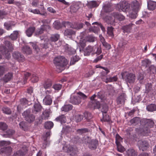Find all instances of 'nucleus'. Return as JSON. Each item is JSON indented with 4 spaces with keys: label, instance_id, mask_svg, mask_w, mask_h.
Instances as JSON below:
<instances>
[{
    "label": "nucleus",
    "instance_id": "obj_30",
    "mask_svg": "<svg viewBox=\"0 0 156 156\" xmlns=\"http://www.w3.org/2000/svg\"><path fill=\"white\" fill-rule=\"evenodd\" d=\"M52 84L51 81L49 79L45 80L43 84V87L44 88L46 89L50 88Z\"/></svg>",
    "mask_w": 156,
    "mask_h": 156
},
{
    "label": "nucleus",
    "instance_id": "obj_10",
    "mask_svg": "<svg viewBox=\"0 0 156 156\" xmlns=\"http://www.w3.org/2000/svg\"><path fill=\"white\" fill-rule=\"evenodd\" d=\"M96 98L99 99L101 101L104 102L106 99L105 93L104 91H101L98 92L97 94H95L93 95L90 97V99L91 100H94Z\"/></svg>",
    "mask_w": 156,
    "mask_h": 156
},
{
    "label": "nucleus",
    "instance_id": "obj_23",
    "mask_svg": "<svg viewBox=\"0 0 156 156\" xmlns=\"http://www.w3.org/2000/svg\"><path fill=\"white\" fill-rule=\"evenodd\" d=\"M50 134V132H47L44 136H43V140H44L43 146L44 148H45L47 145L49 144V142L47 140Z\"/></svg>",
    "mask_w": 156,
    "mask_h": 156
},
{
    "label": "nucleus",
    "instance_id": "obj_52",
    "mask_svg": "<svg viewBox=\"0 0 156 156\" xmlns=\"http://www.w3.org/2000/svg\"><path fill=\"white\" fill-rule=\"evenodd\" d=\"M2 110L3 113L7 114L10 115L11 113V111L10 109L6 107H4L2 108Z\"/></svg>",
    "mask_w": 156,
    "mask_h": 156
},
{
    "label": "nucleus",
    "instance_id": "obj_58",
    "mask_svg": "<svg viewBox=\"0 0 156 156\" xmlns=\"http://www.w3.org/2000/svg\"><path fill=\"white\" fill-rule=\"evenodd\" d=\"M20 104L22 106H24V107H26V106H25V105L28 104V101L25 98H23L20 99Z\"/></svg>",
    "mask_w": 156,
    "mask_h": 156
},
{
    "label": "nucleus",
    "instance_id": "obj_31",
    "mask_svg": "<svg viewBox=\"0 0 156 156\" xmlns=\"http://www.w3.org/2000/svg\"><path fill=\"white\" fill-rule=\"evenodd\" d=\"M146 109L148 111L150 112L156 111V105L154 104H150L147 106Z\"/></svg>",
    "mask_w": 156,
    "mask_h": 156
},
{
    "label": "nucleus",
    "instance_id": "obj_8",
    "mask_svg": "<svg viewBox=\"0 0 156 156\" xmlns=\"http://www.w3.org/2000/svg\"><path fill=\"white\" fill-rule=\"evenodd\" d=\"M137 145L140 150L142 151L146 150L149 147V144L148 142L145 140H140L137 143Z\"/></svg>",
    "mask_w": 156,
    "mask_h": 156
},
{
    "label": "nucleus",
    "instance_id": "obj_47",
    "mask_svg": "<svg viewBox=\"0 0 156 156\" xmlns=\"http://www.w3.org/2000/svg\"><path fill=\"white\" fill-rule=\"evenodd\" d=\"M103 117L102 119H101V121L102 122H109L110 119L109 116L106 114L102 113Z\"/></svg>",
    "mask_w": 156,
    "mask_h": 156
},
{
    "label": "nucleus",
    "instance_id": "obj_21",
    "mask_svg": "<svg viewBox=\"0 0 156 156\" xmlns=\"http://www.w3.org/2000/svg\"><path fill=\"white\" fill-rule=\"evenodd\" d=\"M141 120L139 117H135L133 118V119H131L130 121V123L131 125L133 126H135L140 123H141ZM141 125H140V126Z\"/></svg>",
    "mask_w": 156,
    "mask_h": 156
},
{
    "label": "nucleus",
    "instance_id": "obj_41",
    "mask_svg": "<svg viewBox=\"0 0 156 156\" xmlns=\"http://www.w3.org/2000/svg\"><path fill=\"white\" fill-rule=\"evenodd\" d=\"M50 113V109L45 110L42 113V119L45 120L48 119Z\"/></svg>",
    "mask_w": 156,
    "mask_h": 156
},
{
    "label": "nucleus",
    "instance_id": "obj_53",
    "mask_svg": "<svg viewBox=\"0 0 156 156\" xmlns=\"http://www.w3.org/2000/svg\"><path fill=\"white\" fill-rule=\"evenodd\" d=\"M151 63V62L148 59H145L142 61V65L146 67L149 66Z\"/></svg>",
    "mask_w": 156,
    "mask_h": 156
},
{
    "label": "nucleus",
    "instance_id": "obj_34",
    "mask_svg": "<svg viewBox=\"0 0 156 156\" xmlns=\"http://www.w3.org/2000/svg\"><path fill=\"white\" fill-rule=\"evenodd\" d=\"M35 30L34 27H30L28 28L26 31L27 35L28 37H31Z\"/></svg>",
    "mask_w": 156,
    "mask_h": 156
},
{
    "label": "nucleus",
    "instance_id": "obj_5",
    "mask_svg": "<svg viewBox=\"0 0 156 156\" xmlns=\"http://www.w3.org/2000/svg\"><path fill=\"white\" fill-rule=\"evenodd\" d=\"M22 115L25 120L29 123L34 122L35 118V116L31 113L30 109H28L24 111Z\"/></svg>",
    "mask_w": 156,
    "mask_h": 156
},
{
    "label": "nucleus",
    "instance_id": "obj_63",
    "mask_svg": "<svg viewBox=\"0 0 156 156\" xmlns=\"http://www.w3.org/2000/svg\"><path fill=\"white\" fill-rule=\"evenodd\" d=\"M146 92L148 93L152 90V85L151 83H148L146 85Z\"/></svg>",
    "mask_w": 156,
    "mask_h": 156
},
{
    "label": "nucleus",
    "instance_id": "obj_18",
    "mask_svg": "<svg viewBox=\"0 0 156 156\" xmlns=\"http://www.w3.org/2000/svg\"><path fill=\"white\" fill-rule=\"evenodd\" d=\"M64 48L66 51L67 52L69 55H72L75 54L76 51L75 50L72 48H69L68 44H66L64 46Z\"/></svg>",
    "mask_w": 156,
    "mask_h": 156
},
{
    "label": "nucleus",
    "instance_id": "obj_29",
    "mask_svg": "<svg viewBox=\"0 0 156 156\" xmlns=\"http://www.w3.org/2000/svg\"><path fill=\"white\" fill-rule=\"evenodd\" d=\"M103 9L106 12H110L113 10V8L110 3L104 5L103 7Z\"/></svg>",
    "mask_w": 156,
    "mask_h": 156
},
{
    "label": "nucleus",
    "instance_id": "obj_13",
    "mask_svg": "<svg viewBox=\"0 0 156 156\" xmlns=\"http://www.w3.org/2000/svg\"><path fill=\"white\" fill-rule=\"evenodd\" d=\"M50 27L48 25H45L41 26L39 29H37L35 32V35H38L42 34L43 33L44 31H45L47 29H50Z\"/></svg>",
    "mask_w": 156,
    "mask_h": 156
},
{
    "label": "nucleus",
    "instance_id": "obj_36",
    "mask_svg": "<svg viewBox=\"0 0 156 156\" xmlns=\"http://www.w3.org/2000/svg\"><path fill=\"white\" fill-rule=\"evenodd\" d=\"M102 79L103 81L105 82L106 83H108L109 82H112L117 81V77L116 76H115L113 77L106 78V79H104V78H102Z\"/></svg>",
    "mask_w": 156,
    "mask_h": 156
},
{
    "label": "nucleus",
    "instance_id": "obj_24",
    "mask_svg": "<svg viewBox=\"0 0 156 156\" xmlns=\"http://www.w3.org/2000/svg\"><path fill=\"white\" fill-rule=\"evenodd\" d=\"M14 131L12 129H9L7 130L4 134H2L3 137L5 138H10L14 133Z\"/></svg>",
    "mask_w": 156,
    "mask_h": 156
},
{
    "label": "nucleus",
    "instance_id": "obj_49",
    "mask_svg": "<svg viewBox=\"0 0 156 156\" xmlns=\"http://www.w3.org/2000/svg\"><path fill=\"white\" fill-rule=\"evenodd\" d=\"M18 35V32L17 31H15L13 33L11 34L10 37L12 40H15L17 38Z\"/></svg>",
    "mask_w": 156,
    "mask_h": 156
},
{
    "label": "nucleus",
    "instance_id": "obj_38",
    "mask_svg": "<svg viewBox=\"0 0 156 156\" xmlns=\"http://www.w3.org/2000/svg\"><path fill=\"white\" fill-rule=\"evenodd\" d=\"M114 30V28L112 26L108 27L107 28V34L112 38H113L114 37L113 33Z\"/></svg>",
    "mask_w": 156,
    "mask_h": 156
},
{
    "label": "nucleus",
    "instance_id": "obj_12",
    "mask_svg": "<svg viewBox=\"0 0 156 156\" xmlns=\"http://www.w3.org/2000/svg\"><path fill=\"white\" fill-rule=\"evenodd\" d=\"M42 109V107L38 102L35 103L34 105L33 108L32 109L33 113L37 114L40 112Z\"/></svg>",
    "mask_w": 156,
    "mask_h": 156
},
{
    "label": "nucleus",
    "instance_id": "obj_39",
    "mask_svg": "<svg viewBox=\"0 0 156 156\" xmlns=\"http://www.w3.org/2000/svg\"><path fill=\"white\" fill-rule=\"evenodd\" d=\"M79 8V6L78 4H75L70 6V11L71 12H75Z\"/></svg>",
    "mask_w": 156,
    "mask_h": 156
},
{
    "label": "nucleus",
    "instance_id": "obj_19",
    "mask_svg": "<svg viewBox=\"0 0 156 156\" xmlns=\"http://www.w3.org/2000/svg\"><path fill=\"white\" fill-rule=\"evenodd\" d=\"M14 58L17 59L18 61H23L24 59V57L20 53L18 52H14L12 54Z\"/></svg>",
    "mask_w": 156,
    "mask_h": 156
},
{
    "label": "nucleus",
    "instance_id": "obj_20",
    "mask_svg": "<svg viewBox=\"0 0 156 156\" xmlns=\"http://www.w3.org/2000/svg\"><path fill=\"white\" fill-rule=\"evenodd\" d=\"M13 77V74L12 73L9 72L5 74L2 78V80L4 82L6 83L10 81Z\"/></svg>",
    "mask_w": 156,
    "mask_h": 156
},
{
    "label": "nucleus",
    "instance_id": "obj_64",
    "mask_svg": "<svg viewBox=\"0 0 156 156\" xmlns=\"http://www.w3.org/2000/svg\"><path fill=\"white\" fill-rule=\"evenodd\" d=\"M86 39V41L89 42H93L95 40V38L91 35L87 36Z\"/></svg>",
    "mask_w": 156,
    "mask_h": 156
},
{
    "label": "nucleus",
    "instance_id": "obj_62",
    "mask_svg": "<svg viewBox=\"0 0 156 156\" xmlns=\"http://www.w3.org/2000/svg\"><path fill=\"white\" fill-rule=\"evenodd\" d=\"M4 26L7 30H9L12 29V25L10 22H8L5 23L4 24Z\"/></svg>",
    "mask_w": 156,
    "mask_h": 156
},
{
    "label": "nucleus",
    "instance_id": "obj_33",
    "mask_svg": "<svg viewBox=\"0 0 156 156\" xmlns=\"http://www.w3.org/2000/svg\"><path fill=\"white\" fill-rule=\"evenodd\" d=\"M127 155L128 156H137V153L134 149L130 148L126 151Z\"/></svg>",
    "mask_w": 156,
    "mask_h": 156
},
{
    "label": "nucleus",
    "instance_id": "obj_4",
    "mask_svg": "<svg viewBox=\"0 0 156 156\" xmlns=\"http://www.w3.org/2000/svg\"><path fill=\"white\" fill-rule=\"evenodd\" d=\"M53 61L57 69L59 70V72L63 70V67L68 63L67 60L63 56L55 58Z\"/></svg>",
    "mask_w": 156,
    "mask_h": 156
},
{
    "label": "nucleus",
    "instance_id": "obj_50",
    "mask_svg": "<svg viewBox=\"0 0 156 156\" xmlns=\"http://www.w3.org/2000/svg\"><path fill=\"white\" fill-rule=\"evenodd\" d=\"M11 143L9 141L2 140L0 141V147H5L8 145L11 144Z\"/></svg>",
    "mask_w": 156,
    "mask_h": 156
},
{
    "label": "nucleus",
    "instance_id": "obj_40",
    "mask_svg": "<svg viewBox=\"0 0 156 156\" xmlns=\"http://www.w3.org/2000/svg\"><path fill=\"white\" fill-rule=\"evenodd\" d=\"M72 140L74 141V143H83L84 142L82 139L80 138L78 136L75 135L74 136L72 139Z\"/></svg>",
    "mask_w": 156,
    "mask_h": 156
},
{
    "label": "nucleus",
    "instance_id": "obj_11",
    "mask_svg": "<svg viewBox=\"0 0 156 156\" xmlns=\"http://www.w3.org/2000/svg\"><path fill=\"white\" fill-rule=\"evenodd\" d=\"M89 148L91 150L96 149L98 145V141L96 139H89L87 141Z\"/></svg>",
    "mask_w": 156,
    "mask_h": 156
},
{
    "label": "nucleus",
    "instance_id": "obj_17",
    "mask_svg": "<svg viewBox=\"0 0 156 156\" xmlns=\"http://www.w3.org/2000/svg\"><path fill=\"white\" fill-rule=\"evenodd\" d=\"M126 95L125 93L121 94L116 99V102L117 104H124L126 99Z\"/></svg>",
    "mask_w": 156,
    "mask_h": 156
},
{
    "label": "nucleus",
    "instance_id": "obj_59",
    "mask_svg": "<svg viewBox=\"0 0 156 156\" xmlns=\"http://www.w3.org/2000/svg\"><path fill=\"white\" fill-rule=\"evenodd\" d=\"M25 155V153L21 150L17 151L15 153H14L13 156H23Z\"/></svg>",
    "mask_w": 156,
    "mask_h": 156
},
{
    "label": "nucleus",
    "instance_id": "obj_57",
    "mask_svg": "<svg viewBox=\"0 0 156 156\" xmlns=\"http://www.w3.org/2000/svg\"><path fill=\"white\" fill-rule=\"evenodd\" d=\"M8 127L7 124L4 122H0V129L4 131L6 130Z\"/></svg>",
    "mask_w": 156,
    "mask_h": 156
},
{
    "label": "nucleus",
    "instance_id": "obj_14",
    "mask_svg": "<svg viewBox=\"0 0 156 156\" xmlns=\"http://www.w3.org/2000/svg\"><path fill=\"white\" fill-rule=\"evenodd\" d=\"M131 8L133 11L135 12H137L140 8V5L138 2L136 0L132 1L131 4Z\"/></svg>",
    "mask_w": 156,
    "mask_h": 156
},
{
    "label": "nucleus",
    "instance_id": "obj_37",
    "mask_svg": "<svg viewBox=\"0 0 156 156\" xmlns=\"http://www.w3.org/2000/svg\"><path fill=\"white\" fill-rule=\"evenodd\" d=\"M105 20L107 23L112 25L114 22V20L110 16H107L105 18Z\"/></svg>",
    "mask_w": 156,
    "mask_h": 156
},
{
    "label": "nucleus",
    "instance_id": "obj_46",
    "mask_svg": "<svg viewBox=\"0 0 156 156\" xmlns=\"http://www.w3.org/2000/svg\"><path fill=\"white\" fill-rule=\"evenodd\" d=\"M54 125L53 123L51 121L45 122L44 124V127L45 128L47 129H51Z\"/></svg>",
    "mask_w": 156,
    "mask_h": 156
},
{
    "label": "nucleus",
    "instance_id": "obj_26",
    "mask_svg": "<svg viewBox=\"0 0 156 156\" xmlns=\"http://www.w3.org/2000/svg\"><path fill=\"white\" fill-rule=\"evenodd\" d=\"M147 7L149 9L153 10L156 9V2L150 1L147 3Z\"/></svg>",
    "mask_w": 156,
    "mask_h": 156
},
{
    "label": "nucleus",
    "instance_id": "obj_55",
    "mask_svg": "<svg viewBox=\"0 0 156 156\" xmlns=\"http://www.w3.org/2000/svg\"><path fill=\"white\" fill-rule=\"evenodd\" d=\"M108 110V107L106 105H103L102 106L101 111L103 113L106 114Z\"/></svg>",
    "mask_w": 156,
    "mask_h": 156
},
{
    "label": "nucleus",
    "instance_id": "obj_27",
    "mask_svg": "<svg viewBox=\"0 0 156 156\" xmlns=\"http://www.w3.org/2000/svg\"><path fill=\"white\" fill-rule=\"evenodd\" d=\"M43 103L47 105H50L52 102V101L49 95H47L43 100Z\"/></svg>",
    "mask_w": 156,
    "mask_h": 156
},
{
    "label": "nucleus",
    "instance_id": "obj_3",
    "mask_svg": "<svg viewBox=\"0 0 156 156\" xmlns=\"http://www.w3.org/2000/svg\"><path fill=\"white\" fill-rule=\"evenodd\" d=\"M77 95H72L69 100V102L74 105H79L80 104L82 100H85L87 98V96L81 92L77 93Z\"/></svg>",
    "mask_w": 156,
    "mask_h": 156
},
{
    "label": "nucleus",
    "instance_id": "obj_60",
    "mask_svg": "<svg viewBox=\"0 0 156 156\" xmlns=\"http://www.w3.org/2000/svg\"><path fill=\"white\" fill-rule=\"evenodd\" d=\"M83 119V116L81 115H76L75 117V120L76 122L81 121Z\"/></svg>",
    "mask_w": 156,
    "mask_h": 156
},
{
    "label": "nucleus",
    "instance_id": "obj_44",
    "mask_svg": "<svg viewBox=\"0 0 156 156\" xmlns=\"http://www.w3.org/2000/svg\"><path fill=\"white\" fill-rule=\"evenodd\" d=\"M62 24L58 21H55L53 23V27L55 29L58 30L62 27Z\"/></svg>",
    "mask_w": 156,
    "mask_h": 156
},
{
    "label": "nucleus",
    "instance_id": "obj_54",
    "mask_svg": "<svg viewBox=\"0 0 156 156\" xmlns=\"http://www.w3.org/2000/svg\"><path fill=\"white\" fill-rule=\"evenodd\" d=\"M117 150L118 151L122 152L125 151V148L120 144V143L116 144Z\"/></svg>",
    "mask_w": 156,
    "mask_h": 156
},
{
    "label": "nucleus",
    "instance_id": "obj_7",
    "mask_svg": "<svg viewBox=\"0 0 156 156\" xmlns=\"http://www.w3.org/2000/svg\"><path fill=\"white\" fill-rule=\"evenodd\" d=\"M94 47H92L91 46L89 45L85 49L84 51V55H89L90 53L93 52V54H95L98 55H99L101 52V48H97V51L94 52L95 50V48H94ZM93 54V53H92Z\"/></svg>",
    "mask_w": 156,
    "mask_h": 156
},
{
    "label": "nucleus",
    "instance_id": "obj_2",
    "mask_svg": "<svg viewBox=\"0 0 156 156\" xmlns=\"http://www.w3.org/2000/svg\"><path fill=\"white\" fill-rule=\"evenodd\" d=\"M4 44V45H2L0 46V51L6 58L8 59L11 57L9 52L12 51L13 46L8 41H5Z\"/></svg>",
    "mask_w": 156,
    "mask_h": 156
},
{
    "label": "nucleus",
    "instance_id": "obj_43",
    "mask_svg": "<svg viewBox=\"0 0 156 156\" xmlns=\"http://www.w3.org/2000/svg\"><path fill=\"white\" fill-rule=\"evenodd\" d=\"M75 32L73 30L70 29L66 30L64 32V34L66 36H72L75 34Z\"/></svg>",
    "mask_w": 156,
    "mask_h": 156
},
{
    "label": "nucleus",
    "instance_id": "obj_25",
    "mask_svg": "<svg viewBox=\"0 0 156 156\" xmlns=\"http://www.w3.org/2000/svg\"><path fill=\"white\" fill-rule=\"evenodd\" d=\"M55 120L57 122H60L61 124L66 123V117L64 115H62L57 117Z\"/></svg>",
    "mask_w": 156,
    "mask_h": 156
},
{
    "label": "nucleus",
    "instance_id": "obj_48",
    "mask_svg": "<svg viewBox=\"0 0 156 156\" xmlns=\"http://www.w3.org/2000/svg\"><path fill=\"white\" fill-rule=\"evenodd\" d=\"M84 116L85 118L88 121H90V120L92 118V116L91 113L87 112L84 113Z\"/></svg>",
    "mask_w": 156,
    "mask_h": 156
},
{
    "label": "nucleus",
    "instance_id": "obj_35",
    "mask_svg": "<svg viewBox=\"0 0 156 156\" xmlns=\"http://www.w3.org/2000/svg\"><path fill=\"white\" fill-rule=\"evenodd\" d=\"M22 51L27 54H30L32 53V50L28 46H25L22 49Z\"/></svg>",
    "mask_w": 156,
    "mask_h": 156
},
{
    "label": "nucleus",
    "instance_id": "obj_32",
    "mask_svg": "<svg viewBox=\"0 0 156 156\" xmlns=\"http://www.w3.org/2000/svg\"><path fill=\"white\" fill-rule=\"evenodd\" d=\"M112 16L115 19L121 21L125 19V17L122 15L119 14L117 12H114L112 14Z\"/></svg>",
    "mask_w": 156,
    "mask_h": 156
},
{
    "label": "nucleus",
    "instance_id": "obj_51",
    "mask_svg": "<svg viewBox=\"0 0 156 156\" xmlns=\"http://www.w3.org/2000/svg\"><path fill=\"white\" fill-rule=\"evenodd\" d=\"M79 60V57L78 56H75L73 57L71 59L70 62V64L73 65L75 64V63L77 62Z\"/></svg>",
    "mask_w": 156,
    "mask_h": 156
},
{
    "label": "nucleus",
    "instance_id": "obj_42",
    "mask_svg": "<svg viewBox=\"0 0 156 156\" xmlns=\"http://www.w3.org/2000/svg\"><path fill=\"white\" fill-rule=\"evenodd\" d=\"M90 130L87 128L78 129L76 130V132L78 134H82L89 132Z\"/></svg>",
    "mask_w": 156,
    "mask_h": 156
},
{
    "label": "nucleus",
    "instance_id": "obj_45",
    "mask_svg": "<svg viewBox=\"0 0 156 156\" xmlns=\"http://www.w3.org/2000/svg\"><path fill=\"white\" fill-rule=\"evenodd\" d=\"M59 37V35L58 34H52L50 37V40L52 42H55L58 40Z\"/></svg>",
    "mask_w": 156,
    "mask_h": 156
},
{
    "label": "nucleus",
    "instance_id": "obj_56",
    "mask_svg": "<svg viewBox=\"0 0 156 156\" xmlns=\"http://www.w3.org/2000/svg\"><path fill=\"white\" fill-rule=\"evenodd\" d=\"M88 5L90 8L97 7L98 5L95 1H92L88 3Z\"/></svg>",
    "mask_w": 156,
    "mask_h": 156
},
{
    "label": "nucleus",
    "instance_id": "obj_9",
    "mask_svg": "<svg viewBox=\"0 0 156 156\" xmlns=\"http://www.w3.org/2000/svg\"><path fill=\"white\" fill-rule=\"evenodd\" d=\"M118 10L126 12L129 11L130 9V5L126 2H122L119 3L118 5Z\"/></svg>",
    "mask_w": 156,
    "mask_h": 156
},
{
    "label": "nucleus",
    "instance_id": "obj_1",
    "mask_svg": "<svg viewBox=\"0 0 156 156\" xmlns=\"http://www.w3.org/2000/svg\"><path fill=\"white\" fill-rule=\"evenodd\" d=\"M154 125V122L151 119H143L141 120V126L139 129L140 133L143 136H147L150 132V129Z\"/></svg>",
    "mask_w": 156,
    "mask_h": 156
},
{
    "label": "nucleus",
    "instance_id": "obj_28",
    "mask_svg": "<svg viewBox=\"0 0 156 156\" xmlns=\"http://www.w3.org/2000/svg\"><path fill=\"white\" fill-rule=\"evenodd\" d=\"M73 108V106L70 104L65 105L61 108V110L65 112H68L71 110Z\"/></svg>",
    "mask_w": 156,
    "mask_h": 156
},
{
    "label": "nucleus",
    "instance_id": "obj_6",
    "mask_svg": "<svg viewBox=\"0 0 156 156\" xmlns=\"http://www.w3.org/2000/svg\"><path fill=\"white\" fill-rule=\"evenodd\" d=\"M122 75V77L125 79V81L128 83L130 84L134 83L136 80L135 74L132 73H125Z\"/></svg>",
    "mask_w": 156,
    "mask_h": 156
},
{
    "label": "nucleus",
    "instance_id": "obj_22",
    "mask_svg": "<svg viewBox=\"0 0 156 156\" xmlns=\"http://www.w3.org/2000/svg\"><path fill=\"white\" fill-rule=\"evenodd\" d=\"M1 152L7 155H10L12 151V148L10 146L4 147L0 149Z\"/></svg>",
    "mask_w": 156,
    "mask_h": 156
},
{
    "label": "nucleus",
    "instance_id": "obj_15",
    "mask_svg": "<svg viewBox=\"0 0 156 156\" xmlns=\"http://www.w3.org/2000/svg\"><path fill=\"white\" fill-rule=\"evenodd\" d=\"M134 25L133 24L129 23L128 25L123 26L121 28V29L123 31V32L124 33H130L132 30V27Z\"/></svg>",
    "mask_w": 156,
    "mask_h": 156
},
{
    "label": "nucleus",
    "instance_id": "obj_61",
    "mask_svg": "<svg viewBox=\"0 0 156 156\" xmlns=\"http://www.w3.org/2000/svg\"><path fill=\"white\" fill-rule=\"evenodd\" d=\"M31 80L33 83L37 82L38 80V78L36 75V74H33L31 78Z\"/></svg>",
    "mask_w": 156,
    "mask_h": 156
},
{
    "label": "nucleus",
    "instance_id": "obj_16",
    "mask_svg": "<svg viewBox=\"0 0 156 156\" xmlns=\"http://www.w3.org/2000/svg\"><path fill=\"white\" fill-rule=\"evenodd\" d=\"M72 131V129L71 127L68 126H64L63 127L61 131L62 133L64 134L67 136H69V135L71 133Z\"/></svg>",
    "mask_w": 156,
    "mask_h": 156
}]
</instances>
